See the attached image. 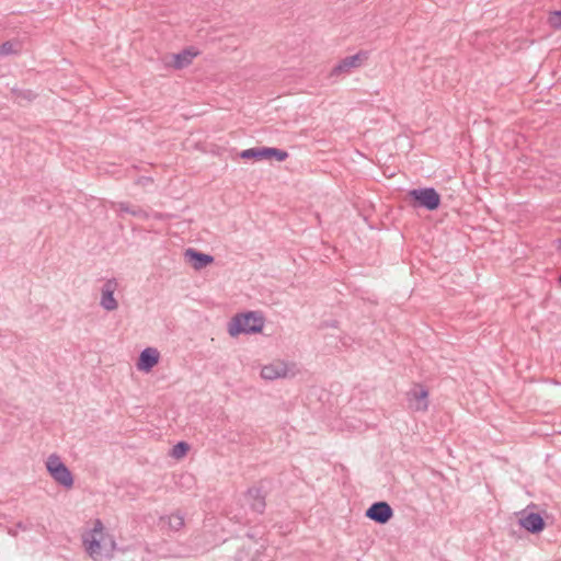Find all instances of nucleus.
Segmentation results:
<instances>
[{
    "mask_svg": "<svg viewBox=\"0 0 561 561\" xmlns=\"http://www.w3.org/2000/svg\"><path fill=\"white\" fill-rule=\"evenodd\" d=\"M264 327V318L255 311L237 314L228 324V333L237 336L241 333L253 334L262 331Z\"/></svg>",
    "mask_w": 561,
    "mask_h": 561,
    "instance_id": "nucleus-1",
    "label": "nucleus"
},
{
    "mask_svg": "<svg viewBox=\"0 0 561 561\" xmlns=\"http://www.w3.org/2000/svg\"><path fill=\"white\" fill-rule=\"evenodd\" d=\"M46 468L50 477L61 486L70 489L73 485V477L60 457L51 454L46 461Z\"/></svg>",
    "mask_w": 561,
    "mask_h": 561,
    "instance_id": "nucleus-2",
    "label": "nucleus"
},
{
    "mask_svg": "<svg viewBox=\"0 0 561 561\" xmlns=\"http://www.w3.org/2000/svg\"><path fill=\"white\" fill-rule=\"evenodd\" d=\"M409 196L414 202V206L423 207L427 210H436L440 205V196L433 187L415 188L409 192Z\"/></svg>",
    "mask_w": 561,
    "mask_h": 561,
    "instance_id": "nucleus-3",
    "label": "nucleus"
},
{
    "mask_svg": "<svg viewBox=\"0 0 561 561\" xmlns=\"http://www.w3.org/2000/svg\"><path fill=\"white\" fill-rule=\"evenodd\" d=\"M369 58L368 50H359L353 56H347L341 59L331 70V77H340L348 75L354 69L360 68Z\"/></svg>",
    "mask_w": 561,
    "mask_h": 561,
    "instance_id": "nucleus-4",
    "label": "nucleus"
},
{
    "mask_svg": "<svg viewBox=\"0 0 561 561\" xmlns=\"http://www.w3.org/2000/svg\"><path fill=\"white\" fill-rule=\"evenodd\" d=\"M407 400L411 410L425 412L428 409V390L424 386L415 383L407 392Z\"/></svg>",
    "mask_w": 561,
    "mask_h": 561,
    "instance_id": "nucleus-5",
    "label": "nucleus"
},
{
    "mask_svg": "<svg viewBox=\"0 0 561 561\" xmlns=\"http://www.w3.org/2000/svg\"><path fill=\"white\" fill-rule=\"evenodd\" d=\"M242 159H271L275 158L277 161H285L288 153L285 150L270 147L250 148L241 151Z\"/></svg>",
    "mask_w": 561,
    "mask_h": 561,
    "instance_id": "nucleus-6",
    "label": "nucleus"
},
{
    "mask_svg": "<svg viewBox=\"0 0 561 561\" xmlns=\"http://www.w3.org/2000/svg\"><path fill=\"white\" fill-rule=\"evenodd\" d=\"M365 516L375 523L383 525L392 518L393 510L387 502H375L367 508Z\"/></svg>",
    "mask_w": 561,
    "mask_h": 561,
    "instance_id": "nucleus-7",
    "label": "nucleus"
},
{
    "mask_svg": "<svg viewBox=\"0 0 561 561\" xmlns=\"http://www.w3.org/2000/svg\"><path fill=\"white\" fill-rule=\"evenodd\" d=\"M117 287L118 283L115 278L107 279L102 286L100 305L106 311H114L118 308V302L114 298Z\"/></svg>",
    "mask_w": 561,
    "mask_h": 561,
    "instance_id": "nucleus-8",
    "label": "nucleus"
},
{
    "mask_svg": "<svg viewBox=\"0 0 561 561\" xmlns=\"http://www.w3.org/2000/svg\"><path fill=\"white\" fill-rule=\"evenodd\" d=\"M291 371L289 365L282 360H275L268 365L263 366L261 369V376L266 380H275L278 378H285Z\"/></svg>",
    "mask_w": 561,
    "mask_h": 561,
    "instance_id": "nucleus-9",
    "label": "nucleus"
},
{
    "mask_svg": "<svg viewBox=\"0 0 561 561\" xmlns=\"http://www.w3.org/2000/svg\"><path fill=\"white\" fill-rule=\"evenodd\" d=\"M103 524L100 519L94 522L93 534H98L101 540L102 551L105 558H111L116 549V541L110 534L103 533Z\"/></svg>",
    "mask_w": 561,
    "mask_h": 561,
    "instance_id": "nucleus-10",
    "label": "nucleus"
},
{
    "mask_svg": "<svg viewBox=\"0 0 561 561\" xmlns=\"http://www.w3.org/2000/svg\"><path fill=\"white\" fill-rule=\"evenodd\" d=\"M245 500L251 510L257 514H263L266 507L265 494L261 488L252 486L245 493Z\"/></svg>",
    "mask_w": 561,
    "mask_h": 561,
    "instance_id": "nucleus-11",
    "label": "nucleus"
},
{
    "mask_svg": "<svg viewBox=\"0 0 561 561\" xmlns=\"http://www.w3.org/2000/svg\"><path fill=\"white\" fill-rule=\"evenodd\" d=\"M160 354L153 347L145 348L138 358L137 368L142 371H150L159 362Z\"/></svg>",
    "mask_w": 561,
    "mask_h": 561,
    "instance_id": "nucleus-12",
    "label": "nucleus"
},
{
    "mask_svg": "<svg viewBox=\"0 0 561 561\" xmlns=\"http://www.w3.org/2000/svg\"><path fill=\"white\" fill-rule=\"evenodd\" d=\"M184 255L195 270H202L214 262V257L211 255L198 252L192 248L187 249Z\"/></svg>",
    "mask_w": 561,
    "mask_h": 561,
    "instance_id": "nucleus-13",
    "label": "nucleus"
},
{
    "mask_svg": "<svg viewBox=\"0 0 561 561\" xmlns=\"http://www.w3.org/2000/svg\"><path fill=\"white\" fill-rule=\"evenodd\" d=\"M519 524L531 534H538L545 528V520L538 513H529L519 519Z\"/></svg>",
    "mask_w": 561,
    "mask_h": 561,
    "instance_id": "nucleus-14",
    "label": "nucleus"
},
{
    "mask_svg": "<svg viewBox=\"0 0 561 561\" xmlns=\"http://www.w3.org/2000/svg\"><path fill=\"white\" fill-rule=\"evenodd\" d=\"M83 543L85 546L88 553L91 556L93 560L98 561L104 558L100 537L98 534H93V529L91 530L89 537L83 538Z\"/></svg>",
    "mask_w": 561,
    "mask_h": 561,
    "instance_id": "nucleus-15",
    "label": "nucleus"
},
{
    "mask_svg": "<svg viewBox=\"0 0 561 561\" xmlns=\"http://www.w3.org/2000/svg\"><path fill=\"white\" fill-rule=\"evenodd\" d=\"M197 55L190 49H184L179 54L172 55L171 66L175 69H183L192 64L193 58Z\"/></svg>",
    "mask_w": 561,
    "mask_h": 561,
    "instance_id": "nucleus-16",
    "label": "nucleus"
},
{
    "mask_svg": "<svg viewBox=\"0 0 561 561\" xmlns=\"http://www.w3.org/2000/svg\"><path fill=\"white\" fill-rule=\"evenodd\" d=\"M162 523H168V526L173 531H179L184 527V515L180 512L173 513L167 517H161Z\"/></svg>",
    "mask_w": 561,
    "mask_h": 561,
    "instance_id": "nucleus-17",
    "label": "nucleus"
},
{
    "mask_svg": "<svg viewBox=\"0 0 561 561\" xmlns=\"http://www.w3.org/2000/svg\"><path fill=\"white\" fill-rule=\"evenodd\" d=\"M116 206L119 211L130 214L134 217H140V218L148 217L147 213L142 208L137 207V206H131L128 203L121 202V203L116 204Z\"/></svg>",
    "mask_w": 561,
    "mask_h": 561,
    "instance_id": "nucleus-18",
    "label": "nucleus"
},
{
    "mask_svg": "<svg viewBox=\"0 0 561 561\" xmlns=\"http://www.w3.org/2000/svg\"><path fill=\"white\" fill-rule=\"evenodd\" d=\"M12 93L16 101L31 102L36 98V93L30 89H26V90L12 89Z\"/></svg>",
    "mask_w": 561,
    "mask_h": 561,
    "instance_id": "nucleus-19",
    "label": "nucleus"
},
{
    "mask_svg": "<svg viewBox=\"0 0 561 561\" xmlns=\"http://www.w3.org/2000/svg\"><path fill=\"white\" fill-rule=\"evenodd\" d=\"M19 51V44L13 42H4L0 45V56H7L11 54H16Z\"/></svg>",
    "mask_w": 561,
    "mask_h": 561,
    "instance_id": "nucleus-20",
    "label": "nucleus"
},
{
    "mask_svg": "<svg viewBox=\"0 0 561 561\" xmlns=\"http://www.w3.org/2000/svg\"><path fill=\"white\" fill-rule=\"evenodd\" d=\"M190 449V446L187 443L185 442H179L178 444H175L172 448V456L174 458H182L186 455V453Z\"/></svg>",
    "mask_w": 561,
    "mask_h": 561,
    "instance_id": "nucleus-21",
    "label": "nucleus"
},
{
    "mask_svg": "<svg viewBox=\"0 0 561 561\" xmlns=\"http://www.w3.org/2000/svg\"><path fill=\"white\" fill-rule=\"evenodd\" d=\"M549 23L554 28H561V10L550 13Z\"/></svg>",
    "mask_w": 561,
    "mask_h": 561,
    "instance_id": "nucleus-22",
    "label": "nucleus"
},
{
    "mask_svg": "<svg viewBox=\"0 0 561 561\" xmlns=\"http://www.w3.org/2000/svg\"><path fill=\"white\" fill-rule=\"evenodd\" d=\"M16 528L22 529V530H26V526L23 525V523H21V522L16 524Z\"/></svg>",
    "mask_w": 561,
    "mask_h": 561,
    "instance_id": "nucleus-23",
    "label": "nucleus"
},
{
    "mask_svg": "<svg viewBox=\"0 0 561 561\" xmlns=\"http://www.w3.org/2000/svg\"><path fill=\"white\" fill-rule=\"evenodd\" d=\"M9 534L12 535V536H16V530L9 529Z\"/></svg>",
    "mask_w": 561,
    "mask_h": 561,
    "instance_id": "nucleus-24",
    "label": "nucleus"
},
{
    "mask_svg": "<svg viewBox=\"0 0 561 561\" xmlns=\"http://www.w3.org/2000/svg\"><path fill=\"white\" fill-rule=\"evenodd\" d=\"M559 282L561 283V275L559 276Z\"/></svg>",
    "mask_w": 561,
    "mask_h": 561,
    "instance_id": "nucleus-25",
    "label": "nucleus"
}]
</instances>
